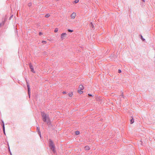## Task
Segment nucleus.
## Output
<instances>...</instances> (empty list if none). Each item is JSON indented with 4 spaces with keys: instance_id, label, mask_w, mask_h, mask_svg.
I'll return each instance as SVG.
<instances>
[{
    "instance_id": "obj_1",
    "label": "nucleus",
    "mask_w": 155,
    "mask_h": 155,
    "mask_svg": "<svg viewBox=\"0 0 155 155\" xmlns=\"http://www.w3.org/2000/svg\"><path fill=\"white\" fill-rule=\"evenodd\" d=\"M41 115L43 121L47 123L48 125L50 124V120L48 116H47L45 113L43 112L41 113Z\"/></svg>"
},
{
    "instance_id": "obj_2",
    "label": "nucleus",
    "mask_w": 155,
    "mask_h": 155,
    "mask_svg": "<svg viewBox=\"0 0 155 155\" xmlns=\"http://www.w3.org/2000/svg\"><path fill=\"white\" fill-rule=\"evenodd\" d=\"M49 147L50 149L52 150L54 153H55V146L53 141L51 140H49Z\"/></svg>"
},
{
    "instance_id": "obj_3",
    "label": "nucleus",
    "mask_w": 155,
    "mask_h": 155,
    "mask_svg": "<svg viewBox=\"0 0 155 155\" xmlns=\"http://www.w3.org/2000/svg\"><path fill=\"white\" fill-rule=\"evenodd\" d=\"M26 83H27V86L28 87V96H29V97H30L31 92H30V87L29 84L27 81H26Z\"/></svg>"
},
{
    "instance_id": "obj_4",
    "label": "nucleus",
    "mask_w": 155,
    "mask_h": 155,
    "mask_svg": "<svg viewBox=\"0 0 155 155\" xmlns=\"http://www.w3.org/2000/svg\"><path fill=\"white\" fill-rule=\"evenodd\" d=\"M29 66L30 69H31V71L33 73H35V72L34 71L33 66L31 63L29 64Z\"/></svg>"
},
{
    "instance_id": "obj_5",
    "label": "nucleus",
    "mask_w": 155,
    "mask_h": 155,
    "mask_svg": "<svg viewBox=\"0 0 155 155\" xmlns=\"http://www.w3.org/2000/svg\"><path fill=\"white\" fill-rule=\"evenodd\" d=\"M66 35V33H64L61 34V38L62 40L64 39L65 38Z\"/></svg>"
},
{
    "instance_id": "obj_6",
    "label": "nucleus",
    "mask_w": 155,
    "mask_h": 155,
    "mask_svg": "<svg viewBox=\"0 0 155 155\" xmlns=\"http://www.w3.org/2000/svg\"><path fill=\"white\" fill-rule=\"evenodd\" d=\"M76 16V13L75 12H73L71 15V18L74 19Z\"/></svg>"
},
{
    "instance_id": "obj_7",
    "label": "nucleus",
    "mask_w": 155,
    "mask_h": 155,
    "mask_svg": "<svg viewBox=\"0 0 155 155\" xmlns=\"http://www.w3.org/2000/svg\"><path fill=\"white\" fill-rule=\"evenodd\" d=\"M37 131L38 132V134H39V135L40 136V137H41V133L40 132V128L39 127H37Z\"/></svg>"
},
{
    "instance_id": "obj_8",
    "label": "nucleus",
    "mask_w": 155,
    "mask_h": 155,
    "mask_svg": "<svg viewBox=\"0 0 155 155\" xmlns=\"http://www.w3.org/2000/svg\"><path fill=\"white\" fill-rule=\"evenodd\" d=\"M84 88V87L82 85H80L79 87V89L83 90Z\"/></svg>"
},
{
    "instance_id": "obj_9",
    "label": "nucleus",
    "mask_w": 155,
    "mask_h": 155,
    "mask_svg": "<svg viewBox=\"0 0 155 155\" xmlns=\"http://www.w3.org/2000/svg\"><path fill=\"white\" fill-rule=\"evenodd\" d=\"M2 123H3V126H2L3 127V131L4 134L5 135V127L4 123V122L3 121H2Z\"/></svg>"
},
{
    "instance_id": "obj_10",
    "label": "nucleus",
    "mask_w": 155,
    "mask_h": 155,
    "mask_svg": "<svg viewBox=\"0 0 155 155\" xmlns=\"http://www.w3.org/2000/svg\"><path fill=\"white\" fill-rule=\"evenodd\" d=\"M131 119L130 120V124H132L134 122V119L133 117H132Z\"/></svg>"
},
{
    "instance_id": "obj_11",
    "label": "nucleus",
    "mask_w": 155,
    "mask_h": 155,
    "mask_svg": "<svg viewBox=\"0 0 155 155\" xmlns=\"http://www.w3.org/2000/svg\"><path fill=\"white\" fill-rule=\"evenodd\" d=\"M84 149L85 150H89L90 148L88 146H86L84 147Z\"/></svg>"
},
{
    "instance_id": "obj_12",
    "label": "nucleus",
    "mask_w": 155,
    "mask_h": 155,
    "mask_svg": "<svg viewBox=\"0 0 155 155\" xmlns=\"http://www.w3.org/2000/svg\"><path fill=\"white\" fill-rule=\"evenodd\" d=\"M82 90H80L79 89L78 90V92L80 94H81L83 93V91H81Z\"/></svg>"
},
{
    "instance_id": "obj_13",
    "label": "nucleus",
    "mask_w": 155,
    "mask_h": 155,
    "mask_svg": "<svg viewBox=\"0 0 155 155\" xmlns=\"http://www.w3.org/2000/svg\"><path fill=\"white\" fill-rule=\"evenodd\" d=\"M90 26L91 28H94V25H93V24L92 22L90 24Z\"/></svg>"
},
{
    "instance_id": "obj_14",
    "label": "nucleus",
    "mask_w": 155,
    "mask_h": 155,
    "mask_svg": "<svg viewBox=\"0 0 155 155\" xmlns=\"http://www.w3.org/2000/svg\"><path fill=\"white\" fill-rule=\"evenodd\" d=\"M68 95H69V96L70 97H72V95H73V93H72V92L69 93L68 94Z\"/></svg>"
},
{
    "instance_id": "obj_15",
    "label": "nucleus",
    "mask_w": 155,
    "mask_h": 155,
    "mask_svg": "<svg viewBox=\"0 0 155 155\" xmlns=\"http://www.w3.org/2000/svg\"><path fill=\"white\" fill-rule=\"evenodd\" d=\"M80 134V132L79 131H78V130H77V131H76V132H75V134L76 135H78L79 134Z\"/></svg>"
},
{
    "instance_id": "obj_16",
    "label": "nucleus",
    "mask_w": 155,
    "mask_h": 155,
    "mask_svg": "<svg viewBox=\"0 0 155 155\" xmlns=\"http://www.w3.org/2000/svg\"><path fill=\"white\" fill-rule=\"evenodd\" d=\"M58 28H56L54 30V32L55 33H56L58 32Z\"/></svg>"
},
{
    "instance_id": "obj_17",
    "label": "nucleus",
    "mask_w": 155,
    "mask_h": 155,
    "mask_svg": "<svg viewBox=\"0 0 155 155\" xmlns=\"http://www.w3.org/2000/svg\"><path fill=\"white\" fill-rule=\"evenodd\" d=\"M8 149H9V152L10 153V155H12V154L11 153V152L10 151V147H9V145H8Z\"/></svg>"
},
{
    "instance_id": "obj_18",
    "label": "nucleus",
    "mask_w": 155,
    "mask_h": 155,
    "mask_svg": "<svg viewBox=\"0 0 155 155\" xmlns=\"http://www.w3.org/2000/svg\"><path fill=\"white\" fill-rule=\"evenodd\" d=\"M50 16V15L49 14H47L45 15V17H46V18H48V17H49Z\"/></svg>"
},
{
    "instance_id": "obj_19",
    "label": "nucleus",
    "mask_w": 155,
    "mask_h": 155,
    "mask_svg": "<svg viewBox=\"0 0 155 155\" xmlns=\"http://www.w3.org/2000/svg\"><path fill=\"white\" fill-rule=\"evenodd\" d=\"M79 0H75L74 2L75 3H77L79 2Z\"/></svg>"
},
{
    "instance_id": "obj_20",
    "label": "nucleus",
    "mask_w": 155,
    "mask_h": 155,
    "mask_svg": "<svg viewBox=\"0 0 155 155\" xmlns=\"http://www.w3.org/2000/svg\"><path fill=\"white\" fill-rule=\"evenodd\" d=\"M141 39L143 41H144L145 40V39L143 38V36L141 35Z\"/></svg>"
},
{
    "instance_id": "obj_21",
    "label": "nucleus",
    "mask_w": 155,
    "mask_h": 155,
    "mask_svg": "<svg viewBox=\"0 0 155 155\" xmlns=\"http://www.w3.org/2000/svg\"><path fill=\"white\" fill-rule=\"evenodd\" d=\"M46 41H42V43L43 44H45L46 43Z\"/></svg>"
},
{
    "instance_id": "obj_22",
    "label": "nucleus",
    "mask_w": 155,
    "mask_h": 155,
    "mask_svg": "<svg viewBox=\"0 0 155 155\" xmlns=\"http://www.w3.org/2000/svg\"><path fill=\"white\" fill-rule=\"evenodd\" d=\"M32 5V4H31V3H29L28 4V6H29V7H30Z\"/></svg>"
},
{
    "instance_id": "obj_23",
    "label": "nucleus",
    "mask_w": 155,
    "mask_h": 155,
    "mask_svg": "<svg viewBox=\"0 0 155 155\" xmlns=\"http://www.w3.org/2000/svg\"><path fill=\"white\" fill-rule=\"evenodd\" d=\"M68 32H72L73 31V30H70V29H69L68 30Z\"/></svg>"
},
{
    "instance_id": "obj_24",
    "label": "nucleus",
    "mask_w": 155,
    "mask_h": 155,
    "mask_svg": "<svg viewBox=\"0 0 155 155\" xmlns=\"http://www.w3.org/2000/svg\"><path fill=\"white\" fill-rule=\"evenodd\" d=\"M42 34H43L41 32H40L39 33V35H42Z\"/></svg>"
},
{
    "instance_id": "obj_25",
    "label": "nucleus",
    "mask_w": 155,
    "mask_h": 155,
    "mask_svg": "<svg viewBox=\"0 0 155 155\" xmlns=\"http://www.w3.org/2000/svg\"><path fill=\"white\" fill-rule=\"evenodd\" d=\"M121 72V71L120 70H119L118 71V72L119 73H120Z\"/></svg>"
},
{
    "instance_id": "obj_26",
    "label": "nucleus",
    "mask_w": 155,
    "mask_h": 155,
    "mask_svg": "<svg viewBox=\"0 0 155 155\" xmlns=\"http://www.w3.org/2000/svg\"><path fill=\"white\" fill-rule=\"evenodd\" d=\"M120 96H121V97H124V95H123V93H122V94H121V95H120Z\"/></svg>"
},
{
    "instance_id": "obj_27",
    "label": "nucleus",
    "mask_w": 155,
    "mask_h": 155,
    "mask_svg": "<svg viewBox=\"0 0 155 155\" xmlns=\"http://www.w3.org/2000/svg\"><path fill=\"white\" fill-rule=\"evenodd\" d=\"M88 95L90 96H92V95L91 94H88Z\"/></svg>"
},
{
    "instance_id": "obj_28",
    "label": "nucleus",
    "mask_w": 155,
    "mask_h": 155,
    "mask_svg": "<svg viewBox=\"0 0 155 155\" xmlns=\"http://www.w3.org/2000/svg\"><path fill=\"white\" fill-rule=\"evenodd\" d=\"M62 93L63 94H65L66 93V92L65 91H63Z\"/></svg>"
},
{
    "instance_id": "obj_29",
    "label": "nucleus",
    "mask_w": 155,
    "mask_h": 155,
    "mask_svg": "<svg viewBox=\"0 0 155 155\" xmlns=\"http://www.w3.org/2000/svg\"><path fill=\"white\" fill-rule=\"evenodd\" d=\"M12 17V16L11 17H10V18H9V19H10Z\"/></svg>"
},
{
    "instance_id": "obj_30",
    "label": "nucleus",
    "mask_w": 155,
    "mask_h": 155,
    "mask_svg": "<svg viewBox=\"0 0 155 155\" xmlns=\"http://www.w3.org/2000/svg\"><path fill=\"white\" fill-rule=\"evenodd\" d=\"M143 2H144L145 0H142Z\"/></svg>"
},
{
    "instance_id": "obj_31",
    "label": "nucleus",
    "mask_w": 155,
    "mask_h": 155,
    "mask_svg": "<svg viewBox=\"0 0 155 155\" xmlns=\"http://www.w3.org/2000/svg\"><path fill=\"white\" fill-rule=\"evenodd\" d=\"M1 26V24L0 23V26Z\"/></svg>"
}]
</instances>
